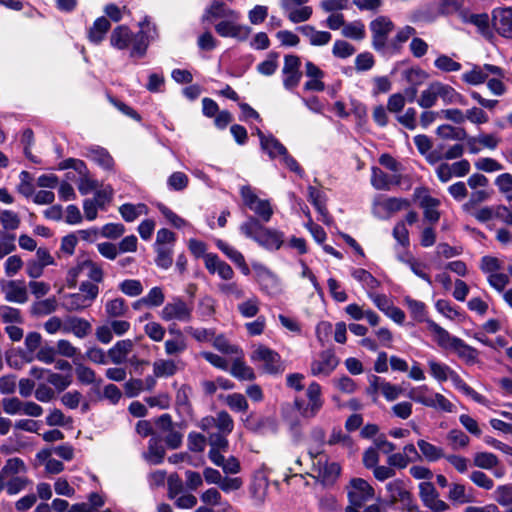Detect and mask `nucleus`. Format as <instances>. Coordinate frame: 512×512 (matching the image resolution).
<instances>
[{
    "label": "nucleus",
    "instance_id": "obj_15",
    "mask_svg": "<svg viewBox=\"0 0 512 512\" xmlns=\"http://www.w3.org/2000/svg\"><path fill=\"white\" fill-rule=\"evenodd\" d=\"M301 61L296 55H286L282 73L284 75L283 84L286 89L291 90L296 87L302 77L300 72Z\"/></svg>",
    "mask_w": 512,
    "mask_h": 512
},
{
    "label": "nucleus",
    "instance_id": "obj_32",
    "mask_svg": "<svg viewBox=\"0 0 512 512\" xmlns=\"http://www.w3.org/2000/svg\"><path fill=\"white\" fill-rule=\"evenodd\" d=\"M417 446L423 456L428 462H436L445 458L444 450L426 440L420 439L417 441Z\"/></svg>",
    "mask_w": 512,
    "mask_h": 512
},
{
    "label": "nucleus",
    "instance_id": "obj_25",
    "mask_svg": "<svg viewBox=\"0 0 512 512\" xmlns=\"http://www.w3.org/2000/svg\"><path fill=\"white\" fill-rule=\"evenodd\" d=\"M133 349V342L130 339L116 342L109 350L108 357L114 364H122L126 361L129 353Z\"/></svg>",
    "mask_w": 512,
    "mask_h": 512
},
{
    "label": "nucleus",
    "instance_id": "obj_63",
    "mask_svg": "<svg viewBox=\"0 0 512 512\" xmlns=\"http://www.w3.org/2000/svg\"><path fill=\"white\" fill-rule=\"evenodd\" d=\"M46 380L49 384L54 386L59 392L64 391L71 384L70 375L54 373L51 370L48 373V376H46Z\"/></svg>",
    "mask_w": 512,
    "mask_h": 512
},
{
    "label": "nucleus",
    "instance_id": "obj_33",
    "mask_svg": "<svg viewBox=\"0 0 512 512\" xmlns=\"http://www.w3.org/2000/svg\"><path fill=\"white\" fill-rule=\"evenodd\" d=\"M243 356H236V359L233 361L231 367H229L228 371L231 375L239 380H247L251 381L255 379L254 370L245 364L242 360Z\"/></svg>",
    "mask_w": 512,
    "mask_h": 512
},
{
    "label": "nucleus",
    "instance_id": "obj_11",
    "mask_svg": "<svg viewBox=\"0 0 512 512\" xmlns=\"http://www.w3.org/2000/svg\"><path fill=\"white\" fill-rule=\"evenodd\" d=\"M339 359L333 349L321 351L310 364V373L315 377H328L338 366Z\"/></svg>",
    "mask_w": 512,
    "mask_h": 512
},
{
    "label": "nucleus",
    "instance_id": "obj_53",
    "mask_svg": "<svg viewBox=\"0 0 512 512\" xmlns=\"http://www.w3.org/2000/svg\"><path fill=\"white\" fill-rule=\"evenodd\" d=\"M118 287L123 294L129 297H137L143 292V285L141 281L137 279L123 280Z\"/></svg>",
    "mask_w": 512,
    "mask_h": 512
},
{
    "label": "nucleus",
    "instance_id": "obj_4",
    "mask_svg": "<svg viewBox=\"0 0 512 512\" xmlns=\"http://www.w3.org/2000/svg\"><path fill=\"white\" fill-rule=\"evenodd\" d=\"M99 294V287L90 281H84L79 286L78 293L67 294L64 297L63 307L69 311H82L89 308Z\"/></svg>",
    "mask_w": 512,
    "mask_h": 512
},
{
    "label": "nucleus",
    "instance_id": "obj_55",
    "mask_svg": "<svg viewBox=\"0 0 512 512\" xmlns=\"http://www.w3.org/2000/svg\"><path fill=\"white\" fill-rule=\"evenodd\" d=\"M0 317L4 323H23L21 311L8 305H0Z\"/></svg>",
    "mask_w": 512,
    "mask_h": 512
},
{
    "label": "nucleus",
    "instance_id": "obj_38",
    "mask_svg": "<svg viewBox=\"0 0 512 512\" xmlns=\"http://www.w3.org/2000/svg\"><path fill=\"white\" fill-rule=\"evenodd\" d=\"M165 455V449L161 441L155 437L149 440L148 451L144 454L145 459L151 464H160Z\"/></svg>",
    "mask_w": 512,
    "mask_h": 512
},
{
    "label": "nucleus",
    "instance_id": "obj_6",
    "mask_svg": "<svg viewBox=\"0 0 512 512\" xmlns=\"http://www.w3.org/2000/svg\"><path fill=\"white\" fill-rule=\"evenodd\" d=\"M250 359L259 365L264 373L276 375L284 371L280 355L267 346L258 345L251 353Z\"/></svg>",
    "mask_w": 512,
    "mask_h": 512
},
{
    "label": "nucleus",
    "instance_id": "obj_27",
    "mask_svg": "<svg viewBox=\"0 0 512 512\" xmlns=\"http://www.w3.org/2000/svg\"><path fill=\"white\" fill-rule=\"evenodd\" d=\"M351 276L361 284L363 289L366 290L367 295L375 291L380 286V281L377 280L369 271L363 268H352Z\"/></svg>",
    "mask_w": 512,
    "mask_h": 512
},
{
    "label": "nucleus",
    "instance_id": "obj_52",
    "mask_svg": "<svg viewBox=\"0 0 512 512\" xmlns=\"http://www.w3.org/2000/svg\"><path fill=\"white\" fill-rule=\"evenodd\" d=\"M186 348L187 344L180 330H177V337L174 339H168L165 342V352L167 355L182 353Z\"/></svg>",
    "mask_w": 512,
    "mask_h": 512
},
{
    "label": "nucleus",
    "instance_id": "obj_50",
    "mask_svg": "<svg viewBox=\"0 0 512 512\" xmlns=\"http://www.w3.org/2000/svg\"><path fill=\"white\" fill-rule=\"evenodd\" d=\"M371 184L377 190H389L390 176L378 167L372 168Z\"/></svg>",
    "mask_w": 512,
    "mask_h": 512
},
{
    "label": "nucleus",
    "instance_id": "obj_29",
    "mask_svg": "<svg viewBox=\"0 0 512 512\" xmlns=\"http://www.w3.org/2000/svg\"><path fill=\"white\" fill-rule=\"evenodd\" d=\"M386 490L389 493L391 503L397 501L404 502L408 501L412 495L405 487V483L401 479H395L386 484Z\"/></svg>",
    "mask_w": 512,
    "mask_h": 512
},
{
    "label": "nucleus",
    "instance_id": "obj_51",
    "mask_svg": "<svg viewBox=\"0 0 512 512\" xmlns=\"http://www.w3.org/2000/svg\"><path fill=\"white\" fill-rule=\"evenodd\" d=\"M489 197L490 194L486 190H476L470 194L468 201L462 205V209L466 213L471 212L476 209L479 204L487 201Z\"/></svg>",
    "mask_w": 512,
    "mask_h": 512
},
{
    "label": "nucleus",
    "instance_id": "obj_58",
    "mask_svg": "<svg viewBox=\"0 0 512 512\" xmlns=\"http://www.w3.org/2000/svg\"><path fill=\"white\" fill-rule=\"evenodd\" d=\"M287 13L288 19L293 23H300L307 21L312 15V8L309 6H300V8H291L284 10Z\"/></svg>",
    "mask_w": 512,
    "mask_h": 512
},
{
    "label": "nucleus",
    "instance_id": "obj_23",
    "mask_svg": "<svg viewBox=\"0 0 512 512\" xmlns=\"http://www.w3.org/2000/svg\"><path fill=\"white\" fill-rule=\"evenodd\" d=\"M426 324L428 330L433 334L438 346L443 349H452V346L458 337L451 335L446 329L431 319H427Z\"/></svg>",
    "mask_w": 512,
    "mask_h": 512
},
{
    "label": "nucleus",
    "instance_id": "obj_54",
    "mask_svg": "<svg viewBox=\"0 0 512 512\" xmlns=\"http://www.w3.org/2000/svg\"><path fill=\"white\" fill-rule=\"evenodd\" d=\"M454 89L441 82H432L427 89L421 92L420 96H453Z\"/></svg>",
    "mask_w": 512,
    "mask_h": 512
},
{
    "label": "nucleus",
    "instance_id": "obj_10",
    "mask_svg": "<svg viewBox=\"0 0 512 512\" xmlns=\"http://www.w3.org/2000/svg\"><path fill=\"white\" fill-rule=\"evenodd\" d=\"M411 202L406 198H377L373 202V214L380 219H389L392 214L407 209Z\"/></svg>",
    "mask_w": 512,
    "mask_h": 512
},
{
    "label": "nucleus",
    "instance_id": "obj_39",
    "mask_svg": "<svg viewBox=\"0 0 512 512\" xmlns=\"http://www.w3.org/2000/svg\"><path fill=\"white\" fill-rule=\"evenodd\" d=\"M177 372V365L171 359H159L153 363V373L155 377L167 378Z\"/></svg>",
    "mask_w": 512,
    "mask_h": 512
},
{
    "label": "nucleus",
    "instance_id": "obj_12",
    "mask_svg": "<svg viewBox=\"0 0 512 512\" xmlns=\"http://www.w3.org/2000/svg\"><path fill=\"white\" fill-rule=\"evenodd\" d=\"M493 31L500 36L512 39V7H497L491 12Z\"/></svg>",
    "mask_w": 512,
    "mask_h": 512
},
{
    "label": "nucleus",
    "instance_id": "obj_21",
    "mask_svg": "<svg viewBox=\"0 0 512 512\" xmlns=\"http://www.w3.org/2000/svg\"><path fill=\"white\" fill-rule=\"evenodd\" d=\"M401 77L407 84V96H415L417 86L424 83L427 79V74L420 68H408L401 72Z\"/></svg>",
    "mask_w": 512,
    "mask_h": 512
},
{
    "label": "nucleus",
    "instance_id": "obj_59",
    "mask_svg": "<svg viewBox=\"0 0 512 512\" xmlns=\"http://www.w3.org/2000/svg\"><path fill=\"white\" fill-rule=\"evenodd\" d=\"M468 214L472 215L478 222L485 223L493 219L494 217H500V213L497 210V207L494 208L492 206H484L480 209H474Z\"/></svg>",
    "mask_w": 512,
    "mask_h": 512
},
{
    "label": "nucleus",
    "instance_id": "obj_3",
    "mask_svg": "<svg viewBox=\"0 0 512 512\" xmlns=\"http://www.w3.org/2000/svg\"><path fill=\"white\" fill-rule=\"evenodd\" d=\"M479 267L486 275L490 287L501 293L504 298V293L508 291L505 289L510 282V277L502 271L503 262L497 257L486 255L481 258Z\"/></svg>",
    "mask_w": 512,
    "mask_h": 512
},
{
    "label": "nucleus",
    "instance_id": "obj_16",
    "mask_svg": "<svg viewBox=\"0 0 512 512\" xmlns=\"http://www.w3.org/2000/svg\"><path fill=\"white\" fill-rule=\"evenodd\" d=\"M490 74L504 77V72L500 67L491 64H485L483 66H474L471 71L462 75V79L468 84L478 85L484 83Z\"/></svg>",
    "mask_w": 512,
    "mask_h": 512
},
{
    "label": "nucleus",
    "instance_id": "obj_49",
    "mask_svg": "<svg viewBox=\"0 0 512 512\" xmlns=\"http://www.w3.org/2000/svg\"><path fill=\"white\" fill-rule=\"evenodd\" d=\"M454 352L458 354L459 357L466 359L467 361H474L478 355V352L475 348L468 345L461 338H457L452 349Z\"/></svg>",
    "mask_w": 512,
    "mask_h": 512
},
{
    "label": "nucleus",
    "instance_id": "obj_8",
    "mask_svg": "<svg viewBox=\"0 0 512 512\" xmlns=\"http://www.w3.org/2000/svg\"><path fill=\"white\" fill-rule=\"evenodd\" d=\"M240 194L245 206L253 211L262 221H270L273 215V209L269 200L258 198L250 186H242Z\"/></svg>",
    "mask_w": 512,
    "mask_h": 512
},
{
    "label": "nucleus",
    "instance_id": "obj_37",
    "mask_svg": "<svg viewBox=\"0 0 512 512\" xmlns=\"http://www.w3.org/2000/svg\"><path fill=\"white\" fill-rule=\"evenodd\" d=\"M261 149L268 154L271 159L286 154L287 148L272 134H268L267 138L260 144Z\"/></svg>",
    "mask_w": 512,
    "mask_h": 512
},
{
    "label": "nucleus",
    "instance_id": "obj_5",
    "mask_svg": "<svg viewBox=\"0 0 512 512\" xmlns=\"http://www.w3.org/2000/svg\"><path fill=\"white\" fill-rule=\"evenodd\" d=\"M306 397L308 400L307 402L301 398H296L294 405L303 418H314L322 409L324 404L320 384L315 381L310 383L306 390Z\"/></svg>",
    "mask_w": 512,
    "mask_h": 512
},
{
    "label": "nucleus",
    "instance_id": "obj_41",
    "mask_svg": "<svg viewBox=\"0 0 512 512\" xmlns=\"http://www.w3.org/2000/svg\"><path fill=\"white\" fill-rule=\"evenodd\" d=\"M448 499L458 504H466L473 501V496L463 484L453 483L449 485Z\"/></svg>",
    "mask_w": 512,
    "mask_h": 512
},
{
    "label": "nucleus",
    "instance_id": "obj_30",
    "mask_svg": "<svg viewBox=\"0 0 512 512\" xmlns=\"http://www.w3.org/2000/svg\"><path fill=\"white\" fill-rule=\"evenodd\" d=\"M110 28L111 23L106 17L102 16L97 18L94 21L93 26L89 29V40L94 44L101 43Z\"/></svg>",
    "mask_w": 512,
    "mask_h": 512
},
{
    "label": "nucleus",
    "instance_id": "obj_18",
    "mask_svg": "<svg viewBox=\"0 0 512 512\" xmlns=\"http://www.w3.org/2000/svg\"><path fill=\"white\" fill-rule=\"evenodd\" d=\"M236 20H223L215 25L216 32L221 37H232L239 41L246 40L250 33L251 28L244 25L235 23Z\"/></svg>",
    "mask_w": 512,
    "mask_h": 512
},
{
    "label": "nucleus",
    "instance_id": "obj_40",
    "mask_svg": "<svg viewBox=\"0 0 512 512\" xmlns=\"http://www.w3.org/2000/svg\"><path fill=\"white\" fill-rule=\"evenodd\" d=\"M128 305L125 299L121 297H117L111 300H108L105 303V312L109 318H118L125 316L128 312Z\"/></svg>",
    "mask_w": 512,
    "mask_h": 512
},
{
    "label": "nucleus",
    "instance_id": "obj_43",
    "mask_svg": "<svg viewBox=\"0 0 512 512\" xmlns=\"http://www.w3.org/2000/svg\"><path fill=\"white\" fill-rule=\"evenodd\" d=\"M428 367L431 376L440 383L447 381L452 372V369L447 364L434 359L428 360Z\"/></svg>",
    "mask_w": 512,
    "mask_h": 512
},
{
    "label": "nucleus",
    "instance_id": "obj_31",
    "mask_svg": "<svg viewBox=\"0 0 512 512\" xmlns=\"http://www.w3.org/2000/svg\"><path fill=\"white\" fill-rule=\"evenodd\" d=\"M205 422L213 423L218 429V432L223 434H230L234 428V421L226 411H220L215 417H207L203 419V426Z\"/></svg>",
    "mask_w": 512,
    "mask_h": 512
},
{
    "label": "nucleus",
    "instance_id": "obj_17",
    "mask_svg": "<svg viewBox=\"0 0 512 512\" xmlns=\"http://www.w3.org/2000/svg\"><path fill=\"white\" fill-rule=\"evenodd\" d=\"M460 17L463 22L473 24L478 32L487 40L494 38V31L491 19L487 13L470 14L468 11H460Z\"/></svg>",
    "mask_w": 512,
    "mask_h": 512
},
{
    "label": "nucleus",
    "instance_id": "obj_35",
    "mask_svg": "<svg viewBox=\"0 0 512 512\" xmlns=\"http://www.w3.org/2000/svg\"><path fill=\"white\" fill-rule=\"evenodd\" d=\"M30 483L31 481L28 479V477L16 476L2 480L1 486L2 490H5L8 495L12 496L25 490Z\"/></svg>",
    "mask_w": 512,
    "mask_h": 512
},
{
    "label": "nucleus",
    "instance_id": "obj_28",
    "mask_svg": "<svg viewBox=\"0 0 512 512\" xmlns=\"http://www.w3.org/2000/svg\"><path fill=\"white\" fill-rule=\"evenodd\" d=\"M133 34L131 30L125 26H117L110 35V43L113 47L123 50L132 43Z\"/></svg>",
    "mask_w": 512,
    "mask_h": 512
},
{
    "label": "nucleus",
    "instance_id": "obj_47",
    "mask_svg": "<svg viewBox=\"0 0 512 512\" xmlns=\"http://www.w3.org/2000/svg\"><path fill=\"white\" fill-rule=\"evenodd\" d=\"M213 346L221 353L243 356L242 350L237 345L231 344L223 335L213 338Z\"/></svg>",
    "mask_w": 512,
    "mask_h": 512
},
{
    "label": "nucleus",
    "instance_id": "obj_48",
    "mask_svg": "<svg viewBox=\"0 0 512 512\" xmlns=\"http://www.w3.org/2000/svg\"><path fill=\"white\" fill-rule=\"evenodd\" d=\"M473 463L476 467L490 470L499 463L497 456L490 452H478L474 455Z\"/></svg>",
    "mask_w": 512,
    "mask_h": 512
},
{
    "label": "nucleus",
    "instance_id": "obj_13",
    "mask_svg": "<svg viewBox=\"0 0 512 512\" xmlns=\"http://www.w3.org/2000/svg\"><path fill=\"white\" fill-rule=\"evenodd\" d=\"M374 497L373 487L362 478H353L348 490L349 503L355 506H363Z\"/></svg>",
    "mask_w": 512,
    "mask_h": 512
},
{
    "label": "nucleus",
    "instance_id": "obj_24",
    "mask_svg": "<svg viewBox=\"0 0 512 512\" xmlns=\"http://www.w3.org/2000/svg\"><path fill=\"white\" fill-rule=\"evenodd\" d=\"M448 379L451 380V382L453 383L454 387L457 390H459L464 395L472 398L476 403L482 405L488 404V400L483 395L474 390L471 386H469L454 370H452Z\"/></svg>",
    "mask_w": 512,
    "mask_h": 512
},
{
    "label": "nucleus",
    "instance_id": "obj_56",
    "mask_svg": "<svg viewBox=\"0 0 512 512\" xmlns=\"http://www.w3.org/2000/svg\"><path fill=\"white\" fill-rule=\"evenodd\" d=\"M259 304L257 297H251L238 305V311L242 317L252 318L258 314Z\"/></svg>",
    "mask_w": 512,
    "mask_h": 512
},
{
    "label": "nucleus",
    "instance_id": "obj_62",
    "mask_svg": "<svg viewBox=\"0 0 512 512\" xmlns=\"http://www.w3.org/2000/svg\"><path fill=\"white\" fill-rule=\"evenodd\" d=\"M226 403L229 408L235 412H246L248 410V402L244 395L233 393L227 396Z\"/></svg>",
    "mask_w": 512,
    "mask_h": 512
},
{
    "label": "nucleus",
    "instance_id": "obj_36",
    "mask_svg": "<svg viewBox=\"0 0 512 512\" xmlns=\"http://www.w3.org/2000/svg\"><path fill=\"white\" fill-rule=\"evenodd\" d=\"M58 306L57 299L52 296L43 300L34 302L30 307V313L33 316H46L56 311Z\"/></svg>",
    "mask_w": 512,
    "mask_h": 512
},
{
    "label": "nucleus",
    "instance_id": "obj_34",
    "mask_svg": "<svg viewBox=\"0 0 512 512\" xmlns=\"http://www.w3.org/2000/svg\"><path fill=\"white\" fill-rule=\"evenodd\" d=\"M119 213L126 222H133L139 216L146 215L148 208L144 203H124L119 207Z\"/></svg>",
    "mask_w": 512,
    "mask_h": 512
},
{
    "label": "nucleus",
    "instance_id": "obj_46",
    "mask_svg": "<svg viewBox=\"0 0 512 512\" xmlns=\"http://www.w3.org/2000/svg\"><path fill=\"white\" fill-rule=\"evenodd\" d=\"M155 263L158 267L167 270L173 263V250L171 246H155Z\"/></svg>",
    "mask_w": 512,
    "mask_h": 512
},
{
    "label": "nucleus",
    "instance_id": "obj_60",
    "mask_svg": "<svg viewBox=\"0 0 512 512\" xmlns=\"http://www.w3.org/2000/svg\"><path fill=\"white\" fill-rule=\"evenodd\" d=\"M405 303L410 310L412 317L417 321H425L426 306L423 302L412 299L410 297L405 298Z\"/></svg>",
    "mask_w": 512,
    "mask_h": 512
},
{
    "label": "nucleus",
    "instance_id": "obj_19",
    "mask_svg": "<svg viewBox=\"0 0 512 512\" xmlns=\"http://www.w3.org/2000/svg\"><path fill=\"white\" fill-rule=\"evenodd\" d=\"M225 18L231 20H238L240 14L230 9L220 0H213L212 3L205 9L202 16V22H212L214 19Z\"/></svg>",
    "mask_w": 512,
    "mask_h": 512
},
{
    "label": "nucleus",
    "instance_id": "obj_57",
    "mask_svg": "<svg viewBox=\"0 0 512 512\" xmlns=\"http://www.w3.org/2000/svg\"><path fill=\"white\" fill-rule=\"evenodd\" d=\"M200 500L205 505H209V506L226 505L229 507V504L227 501H225V502L222 501V495L217 488H209V489L205 490L200 495Z\"/></svg>",
    "mask_w": 512,
    "mask_h": 512
},
{
    "label": "nucleus",
    "instance_id": "obj_9",
    "mask_svg": "<svg viewBox=\"0 0 512 512\" xmlns=\"http://www.w3.org/2000/svg\"><path fill=\"white\" fill-rule=\"evenodd\" d=\"M372 32V46L376 51H383L387 45L389 34L394 29V23L387 16H378L370 22Z\"/></svg>",
    "mask_w": 512,
    "mask_h": 512
},
{
    "label": "nucleus",
    "instance_id": "obj_45",
    "mask_svg": "<svg viewBox=\"0 0 512 512\" xmlns=\"http://www.w3.org/2000/svg\"><path fill=\"white\" fill-rule=\"evenodd\" d=\"M492 497L500 506H512V483L497 486Z\"/></svg>",
    "mask_w": 512,
    "mask_h": 512
},
{
    "label": "nucleus",
    "instance_id": "obj_22",
    "mask_svg": "<svg viewBox=\"0 0 512 512\" xmlns=\"http://www.w3.org/2000/svg\"><path fill=\"white\" fill-rule=\"evenodd\" d=\"M92 330L89 321L84 318L71 316L66 318L62 328L63 333H73L76 337L85 338Z\"/></svg>",
    "mask_w": 512,
    "mask_h": 512
},
{
    "label": "nucleus",
    "instance_id": "obj_14",
    "mask_svg": "<svg viewBox=\"0 0 512 512\" xmlns=\"http://www.w3.org/2000/svg\"><path fill=\"white\" fill-rule=\"evenodd\" d=\"M419 497L424 506L433 512H444L449 508V505L439 498V493L430 481L419 484Z\"/></svg>",
    "mask_w": 512,
    "mask_h": 512
},
{
    "label": "nucleus",
    "instance_id": "obj_2",
    "mask_svg": "<svg viewBox=\"0 0 512 512\" xmlns=\"http://www.w3.org/2000/svg\"><path fill=\"white\" fill-rule=\"evenodd\" d=\"M407 397L415 403L441 412L452 413L455 411V405L450 400L444 395L434 392L425 384L412 387L407 393Z\"/></svg>",
    "mask_w": 512,
    "mask_h": 512
},
{
    "label": "nucleus",
    "instance_id": "obj_1",
    "mask_svg": "<svg viewBox=\"0 0 512 512\" xmlns=\"http://www.w3.org/2000/svg\"><path fill=\"white\" fill-rule=\"evenodd\" d=\"M239 229L245 237L254 240L259 246L269 251L279 250L284 243L283 232L265 227L253 216H249Z\"/></svg>",
    "mask_w": 512,
    "mask_h": 512
},
{
    "label": "nucleus",
    "instance_id": "obj_26",
    "mask_svg": "<svg viewBox=\"0 0 512 512\" xmlns=\"http://www.w3.org/2000/svg\"><path fill=\"white\" fill-rule=\"evenodd\" d=\"M27 466L25 462L18 457L9 458L6 460L4 466L0 470V475L3 480L10 477L25 476Z\"/></svg>",
    "mask_w": 512,
    "mask_h": 512
},
{
    "label": "nucleus",
    "instance_id": "obj_64",
    "mask_svg": "<svg viewBox=\"0 0 512 512\" xmlns=\"http://www.w3.org/2000/svg\"><path fill=\"white\" fill-rule=\"evenodd\" d=\"M132 50L130 52L131 57H143L146 53L148 42L143 32H140L132 38Z\"/></svg>",
    "mask_w": 512,
    "mask_h": 512
},
{
    "label": "nucleus",
    "instance_id": "obj_44",
    "mask_svg": "<svg viewBox=\"0 0 512 512\" xmlns=\"http://www.w3.org/2000/svg\"><path fill=\"white\" fill-rule=\"evenodd\" d=\"M437 135L443 139L462 141L467 138V133L464 128L453 127L448 124L440 125L437 128Z\"/></svg>",
    "mask_w": 512,
    "mask_h": 512
},
{
    "label": "nucleus",
    "instance_id": "obj_7",
    "mask_svg": "<svg viewBox=\"0 0 512 512\" xmlns=\"http://www.w3.org/2000/svg\"><path fill=\"white\" fill-rule=\"evenodd\" d=\"M193 306L185 302L181 297L176 296L172 301L166 303L160 312L164 321L189 322L192 319Z\"/></svg>",
    "mask_w": 512,
    "mask_h": 512
},
{
    "label": "nucleus",
    "instance_id": "obj_20",
    "mask_svg": "<svg viewBox=\"0 0 512 512\" xmlns=\"http://www.w3.org/2000/svg\"><path fill=\"white\" fill-rule=\"evenodd\" d=\"M2 291L7 302L24 304L28 301V292L24 281L10 280L2 286Z\"/></svg>",
    "mask_w": 512,
    "mask_h": 512
},
{
    "label": "nucleus",
    "instance_id": "obj_42",
    "mask_svg": "<svg viewBox=\"0 0 512 512\" xmlns=\"http://www.w3.org/2000/svg\"><path fill=\"white\" fill-rule=\"evenodd\" d=\"M90 157L105 170L113 168L114 160L109 152L102 147H94L90 149Z\"/></svg>",
    "mask_w": 512,
    "mask_h": 512
},
{
    "label": "nucleus",
    "instance_id": "obj_61",
    "mask_svg": "<svg viewBox=\"0 0 512 512\" xmlns=\"http://www.w3.org/2000/svg\"><path fill=\"white\" fill-rule=\"evenodd\" d=\"M144 297L146 301V307L148 308L159 307L165 301V294L163 289L159 286L151 288Z\"/></svg>",
    "mask_w": 512,
    "mask_h": 512
}]
</instances>
